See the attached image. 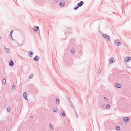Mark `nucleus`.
<instances>
[{
	"instance_id": "1",
	"label": "nucleus",
	"mask_w": 131,
	"mask_h": 131,
	"mask_svg": "<svg viewBox=\"0 0 131 131\" xmlns=\"http://www.w3.org/2000/svg\"><path fill=\"white\" fill-rule=\"evenodd\" d=\"M102 36L105 39H106L108 41H109L110 40V37L107 34H103L102 35Z\"/></svg>"
},
{
	"instance_id": "2",
	"label": "nucleus",
	"mask_w": 131,
	"mask_h": 131,
	"mask_svg": "<svg viewBox=\"0 0 131 131\" xmlns=\"http://www.w3.org/2000/svg\"><path fill=\"white\" fill-rule=\"evenodd\" d=\"M114 43L116 45H118L120 44V41L119 39H117L114 41Z\"/></svg>"
},
{
	"instance_id": "3",
	"label": "nucleus",
	"mask_w": 131,
	"mask_h": 131,
	"mask_svg": "<svg viewBox=\"0 0 131 131\" xmlns=\"http://www.w3.org/2000/svg\"><path fill=\"white\" fill-rule=\"evenodd\" d=\"M65 4V2L64 1L62 0L60 2L59 4L60 6L63 7L64 6Z\"/></svg>"
},
{
	"instance_id": "4",
	"label": "nucleus",
	"mask_w": 131,
	"mask_h": 131,
	"mask_svg": "<svg viewBox=\"0 0 131 131\" xmlns=\"http://www.w3.org/2000/svg\"><path fill=\"white\" fill-rule=\"evenodd\" d=\"M39 29V27L38 26H34L33 28V30H34L35 32L37 31Z\"/></svg>"
},
{
	"instance_id": "5",
	"label": "nucleus",
	"mask_w": 131,
	"mask_h": 131,
	"mask_svg": "<svg viewBox=\"0 0 131 131\" xmlns=\"http://www.w3.org/2000/svg\"><path fill=\"white\" fill-rule=\"evenodd\" d=\"M40 59L39 57L38 56H36L34 58V60L35 61L39 60Z\"/></svg>"
},
{
	"instance_id": "6",
	"label": "nucleus",
	"mask_w": 131,
	"mask_h": 131,
	"mask_svg": "<svg viewBox=\"0 0 131 131\" xmlns=\"http://www.w3.org/2000/svg\"><path fill=\"white\" fill-rule=\"evenodd\" d=\"M27 93L26 92H24L23 94V96L24 99L27 100H28V98L27 95Z\"/></svg>"
},
{
	"instance_id": "7",
	"label": "nucleus",
	"mask_w": 131,
	"mask_h": 131,
	"mask_svg": "<svg viewBox=\"0 0 131 131\" xmlns=\"http://www.w3.org/2000/svg\"><path fill=\"white\" fill-rule=\"evenodd\" d=\"M9 64L11 67L13 66L14 64L13 61L12 60H10V62L9 63Z\"/></svg>"
},
{
	"instance_id": "8",
	"label": "nucleus",
	"mask_w": 131,
	"mask_h": 131,
	"mask_svg": "<svg viewBox=\"0 0 131 131\" xmlns=\"http://www.w3.org/2000/svg\"><path fill=\"white\" fill-rule=\"evenodd\" d=\"M84 2L83 1H81L78 4V5L79 7H81L82 6V5L84 4Z\"/></svg>"
},
{
	"instance_id": "9",
	"label": "nucleus",
	"mask_w": 131,
	"mask_h": 131,
	"mask_svg": "<svg viewBox=\"0 0 131 131\" xmlns=\"http://www.w3.org/2000/svg\"><path fill=\"white\" fill-rule=\"evenodd\" d=\"M4 47V49L6 51V52H7L9 53L10 52V49L8 48H6L5 46H3Z\"/></svg>"
},
{
	"instance_id": "10",
	"label": "nucleus",
	"mask_w": 131,
	"mask_h": 131,
	"mask_svg": "<svg viewBox=\"0 0 131 131\" xmlns=\"http://www.w3.org/2000/svg\"><path fill=\"white\" fill-rule=\"evenodd\" d=\"M70 105L71 106V107L74 109V110H75V108L74 107V105H73L72 102L71 101H70Z\"/></svg>"
},
{
	"instance_id": "11",
	"label": "nucleus",
	"mask_w": 131,
	"mask_h": 131,
	"mask_svg": "<svg viewBox=\"0 0 131 131\" xmlns=\"http://www.w3.org/2000/svg\"><path fill=\"white\" fill-rule=\"evenodd\" d=\"M129 118L128 117H125L124 118V121L125 122H127L129 121Z\"/></svg>"
},
{
	"instance_id": "12",
	"label": "nucleus",
	"mask_w": 131,
	"mask_h": 131,
	"mask_svg": "<svg viewBox=\"0 0 131 131\" xmlns=\"http://www.w3.org/2000/svg\"><path fill=\"white\" fill-rule=\"evenodd\" d=\"M115 86L117 88H120L121 87V85L118 83L115 84Z\"/></svg>"
},
{
	"instance_id": "13",
	"label": "nucleus",
	"mask_w": 131,
	"mask_h": 131,
	"mask_svg": "<svg viewBox=\"0 0 131 131\" xmlns=\"http://www.w3.org/2000/svg\"><path fill=\"white\" fill-rule=\"evenodd\" d=\"M49 125L50 129H51L52 130H53L54 129V128L53 126L52 125V124H51L50 123L49 124Z\"/></svg>"
},
{
	"instance_id": "14",
	"label": "nucleus",
	"mask_w": 131,
	"mask_h": 131,
	"mask_svg": "<svg viewBox=\"0 0 131 131\" xmlns=\"http://www.w3.org/2000/svg\"><path fill=\"white\" fill-rule=\"evenodd\" d=\"M100 108L102 109H104L105 108V105H100Z\"/></svg>"
},
{
	"instance_id": "15",
	"label": "nucleus",
	"mask_w": 131,
	"mask_h": 131,
	"mask_svg": "<svg viewBox=\"0 0 131 131\" xmlns=\"http://www.w3.org/2000/svg\"><path fill=\"white\" fill-rule=\"evenodd\" d=\"M124 60L126 62H129V57H127V58H125L124 59Z\"/></svg>"
},
{
	"instance_id": "16",
	"label": "nucleus",
	"mask_w": 131,
	"mask_h": 131,
	"mask_svg": "<svg viewBox=\"0 0 131 131\" xmlns=\"http://www.w3.org/2000/svg\"><path fill=\"white\" fill-rule=\"evenodd\" d=\"M2 82L3 84H5L6 83V80L5 79H4L2 81Z\"/></svg>"
},
{
	"instance_id": "17",
	"label": "nucleus",
	"mask_w": 131,
	"mask_h": 131,
	"mask_svg": "<svg viewBox=\"0 0 131 131\" xmlns=\"http://www.w3.org/2000/svg\"><path fill=\"white\" fill-rule=\"evenodd\" d=\"M71 53L72 54L73 53L74 51V49L72 47L71 49Z\"/></svg>"
},
{
	"instance_id": "18",
	"label": "nucleus",
	"mask_w": 131,
	"mask_h": 131,
	"mask_svg": "<svg viewBox=\"0 0 131 131\" xmlns=\"http://www.w3.org/2000/svg\"><path fill=\"white\" fill-rule=\"evenodd\" d=\"M115 128L116 130H119L120 129V127L116 125L115 126Z\"/></svg>"
},
{
	"instance_id": "19",
	"label": "nucleus",
	"mask_w": 131,
	"mask_h": 131,
	"mask_svg": "<svg viewBox=\"0 0 131 131\" xmlns=\"http://www.w3.org/2000/svg\"><path fill=\"white\" fill-rule=\"evenodd\" d=\"M33 77V73H31L29 77V79H31Z\"/></svg>"
},
{
	"instance_id": "20",
	"label": "nucleus",
	"mask_w": 131,
	"mask_h": 131,
	"mask_svg": "<svg viewBox=\"0 0 131 131\" xmlns=\"http://www.w3.org/2000/svg\"><path fill=\"white\" fill-rule=\"evenodd\" d=\"M110 108V105L108 104H107L106 106V108L108 109H109Z\"/></svg>"
},
{
	"instance_id": "21",
	"label": "nucleus",
	"mask_w": 131,
	"mask_h": 131,
	"mask_svg": "<svg viewBox=\"0 0 131 131\" xmlns=\"http://www.w3.org/2000/svg\"><path fill=\"white\" fill-rule=\"evenodd\" d=\"M110 61H111V63H113L114 61H113V60L114 59V58H113L112 57H111L110 58Z\"/></svg>"
},
{
	"instance_id": "22",
	"label": "nucleus",
	"mask_w": 131,
	"mask_h": 131,
	"mask_svg": "<svg viewBox=\"0 0 131 131\" xmlns=\"http://www.w3.org/2000/svg\"><path fill=\"white\" fill-rule=\"evenodd\" d=\"M29 53L30 54V57H31V56L33 54V52L32 51H29Z\"/></svg>"
},
{
	"instance_id": "23",
	"label": "nucleus",
	"mask_w": 131,
	"mask_h": 131,
	"mask_svg": "<svg viewBox=\"0 0 131 131\" xmlns=\"http://www.w3.org/2000/svg\"><path fill=\"white\" fill-rule=\"evenodd\" d=\"M10 110V107H8L7 109V112H9Z\"/></svg>"
},
{
	"instance_id": "24",
	"label": "nucleus",
	"mask_w": 131,
	"mask_h": 131,
	"mask_svg": "<svg viewBox=\"0 0 131 131\" xmlns=\"http://www.w3.org/2000/svg\"><path fill=\"white\" fill-rule=\"evenodd\" d=\"M60 115L61 116H62L63 117H64L65 116V113L63 112L62 113H61L60 114Z\"/></svg>"
},
{
	"instance_id": "25",
	"label": "nucleus",
	"mask_w": 131,
	"mask_h": 131,
	"mask_svg": "<svg viewBox=\"0 0 131 131\" xmlns=\"http://www.w3.org/2000/svg\"><path fill=\"white\" fill-rule=\"evenodd\" d=\"M79 6H78H78H75L74 7V10H76L77 9L79 8Z\"/></svg>"
},
{
	"instance_id": "26",
	"label": "nucleus",
	"mask_w": 131,
	"mask_h": 131,
	"mask_svg": "<svg viewBox=\"0 0 131 131\" xmlns=\"http://www.w3.org/2000/svg\"><path fill=\"white\" fill-rule=\"evenodd\" d=\"M72 40L73 41V43H74L75 42V41L73 39H71L70 41V43H71V41Z\"/></svg>"
},
{
	"instance_id": "27",
	"label": "nucleus",
	"mask_w": 131,
	"mask_h": 131,
	"mask_svg": "<svg viewBox=\"0 0 131 131\" xmlns=\"http://www.w3.org/2000/svg\"><path fill=\"white\" fill-rule=\"evenodd\" d=\"M56 102L57 104H58L59 103V100L58 99H56Z\"/></svg>"
},
{
	"instance_id": "28",
	"label": "nucleus",
	"mask_w": 131,
	"mask_h": 131,
	"mask_svg": "<svg viewBox=\"0 0 131 131\" xmlns=\"http://www.w3.org/2000/svg\"><path fill=\"white\" fill-rule=\"evenodd\" d=\"M15 89V86L14 85H13L12 88V89L13 90H14Z\"/></svg>"
},
{
	"instance_id": "29",
	"label": "nucleus",
	"mask_w": 131,
	"mask_h": 131,
	"mask_svg": "<svg viewBox=\"0 0 131 131\" xmlns=\"http://www.w3.org/2000/svg\"><path fill=\"white\" fill-rule=\"evenodd\" d=\"M53 111L54 112H56L57 111V109L56 108H53Z\"/></svg>"
},
{
	"instance_id": "30",
	"label": "nucleus",
	"mask_w": 131,
	"mask_h": 131,
	"mask_svg": "<svg viewBox=\"0 0 131 131\" xmlns=\"http://www.w3.org/2000/svg\"><path fill=\"white\" fill-rule=\"evenodd\" d=\"M9 38L10 39H11L12 38L13 36H12V34H10V35L9 36Z\"/></svg>"
},
{
	"instance_id": "31",
	"label": "nucleus",
	"mask_w": 131,
	"mask_h": 131,
	"mask_svg": "<svg viewBox=\"0 0 131 131\" xmlns=\"http://www.w3.org/2000/svg\"><path fill=\"white\" fill-rule=\"evenodd\" d=\"M101 70L100 69H98L97 70V72L98 74L100 73L101 72Z\"/></svg>"
},
{
	"instance_id": "32",
	"label": "nucleus",
	"mask_w": 131,
	"mask_h": 131,
	"mask_svg": "<svg viewBox=\"0 0 131 131\" xmlns=\"http://www.w3.org/2000/svg\"><path fill=\"white\" fill-rule=\"evenodd\" d=\"M74 111H75V113L76 116L77 117V118H78V116L77 115V114L75 110Z\"/></svg>"
},
{
	"instance_id": "33",
	"label": "nucleus",
	"mask_w": 131,
	"mask_h": 131,
	"mask_svg": "<svg viewBox=\"0 0 131 131\" xmlns=\"http://www.w3.org/2000/svg\"><path fill=\"white\" fill-rule=\"evenodd\" d=\"M104 99L106 101H107L108 100V99L106 97H104Z\"/></svg>"
},
{
	"instance_id": "34",
	"label": "nucleus",
	"mask_w": 131,
	"mask_h": 131,
	"mask_svg": "<svg viewBox=\"0 0 131 131\" xmlns=\"http://www.w3.org/2000/svg\"><path fill=\"white\" fill-rule=\"evenodd\" d=\"M59 0H54V2L56 3H57L58 1H59Z\"/></svg>"
},
{
	"instance_id": "35",
	"label": "nucleus",
	"mask_w": 131,
	"mask_h": 131,
	"mask_svg": "<svg viewBox=\"0 0 131 131\" xmlns=\"http://www.w3.org/2000/svg\"><path fill=\"white\" fill-rule=\"evenodd\" d=\"M119 124L120 125H122L123 124V123L122 122H120L119 123Z\"/></svg>"
},
{
	"instance_id": "36",
	"label": "nucleus",
	"mask_w": 131,
	"mask_h": 131,
	"mask_svg": "<svg viewBox=\"0 0 131 131\" xmlns=\"http://www.w3.org/2000/svg\"><path fill=\"white\" fill-rule=\"evenodd\" d=\"M13 31L12 30L11 31H10V34H12L13 33Z\"/></svg>"
},
{
	"instance_id": "37",
	"label": "nucleus",
	"mask_w": 131,
	"mask_h": 131,
	"mask_svg": "<svg viewBox=\"0 0 131 131\" xmlns=\"http://www.w3.org/2000/svg\"><path fill=\"white\" fill-rule=\"evenodd\" d=\"M72 28L71 27H69L67 28V29L69 30V29H71Z\"/></svg>"
},
{
	"instance_id": "38",
	"label": "nucleus",
	"mask_w": 131,
	"mask_h": 131,
	"mask_svg": "<svg viewBox=\"0 0 131 131\" xmlns=\"http://www.w3.org/2000/svg\"><path fill=\"white\" fill-rule=\"evenodd\" d=\"M67 100H68L70 101V99L69 97H67Z\"/></svg>"
},
{
	"instance_id": "39",
	"label": "nucleus",
	"mask_w": 131,
	"mask_h": 131,
	"mask_svg": "<svg viewBox=\"0 0 131 131\" xmlns=\"http://www.w3.org/2000/svg\"><path fill=\"white\" fill-rule=\"evenodd\" d=\"M129 60H131V57H129Z\"/></svg>"
},
{
	"instance_id": "40",
	"label": "nucleus",
	"mask_w": 131,
	"mask_h": 131,
	"mask_svg": "<svg viewBox=\"0 0 131 131\" xmlns=\"http://www.w3.org/2000/svg\"><path fill=\"white\" fill-rule=\"evenodd\" d=\"M31 119H32L33 118V117L32 116H31L30 117Z\"/></svg>"
},
{
	"instance_id": "41",
	"label": "nucleus",
	"mask_w": 131,
	"mask_h": 131,
	"mask_svg": "<svg viewBox=\"0 0 131 131\" xmlns=\"http://www.w3.org/2000/svg\"><path fill=\"white\" fill-rule=\"evenodd\" d=\"M22 45V44H20V45H19L18 44V45H19L20 46H21Z\"/></svg>"
},
{
	"instance_id": "42",
	"label": "nucleus",
	"mask_w": 131,
	"mask_h": 131,
	"mask_svg": "<svg viewBox=\"0 0 131 131\" xmlns=\"http://www.w3.org/2000/svg\"><path fill=\"white\" fill-rule=\"evenodd\" d=\"M1 39V37H0V40Z\"/></svg>"
}]
</instances>
